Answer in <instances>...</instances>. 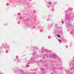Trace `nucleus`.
Listing matches in <instances>:
<instances>
[{"instance_id":"f257e3e1","label":"nucleus","mask_w":74,"mask_h":74,"mask_svg":"<svg viewBox=\"0 0 74 74\" xmlns=\"http://www.w3.org/2000/svg\"><path fill=\"white\" fill-rule=\"evenodd\" d=\"M59 41L60 43H61V40H59Z\"/></svg>"},{"instance_id":"f03ea898","label":"nucleus","mask_w":74,"mask_h":74,"mask_svg":"<svg viewBox=\"0 0 74 74\" xmlns=\"http://www.w3.org/2000/svg\"><path fill=\"white\" fill-rule=\"evenodd\" d=\"M58 37H60V36L59 35H58Z\"/></svg>"},{"instance_id":"7ed1b4c3","label":"nucleus","mask_w":74,"mask_h":74,"mask_svg":"<svg viewBox=\"0 0 74 74\" xmlns=\"http://www.w3.org/2000/svg\"><path fill=\"white\" fill-rule=\"evenodd\" d=\"M49 4H51V2H49Z\"/></svg>"}]
</instances>
